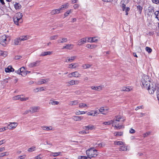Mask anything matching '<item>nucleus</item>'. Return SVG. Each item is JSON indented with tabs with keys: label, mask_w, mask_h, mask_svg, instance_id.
<instances>
[{
	"label": "nucleus",
	"mask_w": 159,
	"mask_h": 159,
	"mask_svg": "<svg viewBox=\"0 0 159 159\" xmlns=\"http://www.w3.org/2000/svg\"><path fill=\"white\" fill-rule=\"evenodd\" d=\"M86 153L88 157H95L98 155L97 154V150L93 148L87 150L86 151Z\"/></svg>",
	"instance_id": "1"
},
{
	"label": "nucleus",
	"mask_w": 159,
	"mask_h": 159,
	"mask_svg": "<svg viewBox=\"0 0 159 159\" xmlns=\"http://www.w3.org/2000/svg\"><path fill=\"white\" fill-rule=\"evenodd\" d=\"M129 0H122L120 3V7L123 10H129L130 8L128 4Z\"/></svg>",
	"instance_id": "2"
},
{
	"label": "nucleus",
	"mask_w": 159,
	"mask_h": 159,
	"mask_svg": "<svg viewBox=\"0 0 159 159\" xmlns=\"http://www.w3.org/2000/svg\"><path fill=\"white\" fill-rule=\"evenodd\" d=\"M121 117L120 115L115 116L113 119L111 120L112 126H113L115 125H118L119 124V122L122 121L121 120Z\"/></svg>",
	"instance_id": "3"
},
{
	"label": "nucleus",
	"mask_w": 159,
	"mask_h": 159,
	"mask_svg": "<svg viewBox=\"0 0 159 159\" xmlns=\"http://www.w3.org/2000/svg\"><path fill=\"white\" fill-rule=\"evenodd\" d=\"M17 125V123L16 122H11L7 126V129H12L15 128Z\"/></svg>",
	"instance_id": "4"
},
{
	"label": "nucleus",
	"mask_w": 159,
	"mask_h": 159,
	"mask_svg": "<svg viewBox=\"0 0 159 159\" xmlns=\"http://www.w3.org/2000/svg\"><path fill=\"white\" fill-rule=\"evenodd\" d=\"M40 61H37L35 62H33L29 64L28 66L30 68L34 67L39 66Z\"/></svg>",
	"instance_id": "5"
},
{
	"label": "nucleus",
	"mask_w": 159,
	"mask_h": 159,
	"mask_svg": "<svg viewBox=\"0 0 159 159\" xmlns=\"http://www.w3.org/2000/svg\"><path fill=\"white\" fill-rule=\"evenodd\" d=\"M14 22L15 24L17 25H19V23H21L23 22V20L22 19H19L18 18L15 17H13V18Z\"/></svg>",
	"instance_id": "6"
},
{
	"label": "nucleus",
	"mask_w": 159,
	"mask_h": 159,
	"mask_svg": "<svg viewBox=\"0 0 159 159\" xmlns=\"http://www.w3.org/2000/svg\"><path fill=\"white\" fill-rule=\"evenodd\" d=\"M49 81L50 79L49 78L40 79L37 82V84L38 85L42 84H43L46 83Z\"/></svg>",
	"instance_id": "7"
},
{
	"label": "nucleus",
	"mask_w": 159,
	"mask_h": 159,
	"mask_svg": "<svg viewBox=\"0 0 159 159\" xmlns=\"http://www.w3.org/2000/svg\"><path fill=\"white\" fill-rule=\"evenodd\" d=\"M147 79H149V80H150L149 76L146 75H144L142 77L141 79V82L142 84H144L147 81Z\"/></svg>",
	"instance_id": "8"
},
{
	"label": "nucleus",
	"mask_w": 159,
	"mask_h": 159,
	"mask_svg": "<svg viewBox=\"0 0 159 159\" xmlns=\"http://www.w3.org/2000/svg\"><path fill=\"white\" fill-rule=\"evenodd\" d=\"M87 40L86 38H83L79 40L78 42V45L79 46H81L86 42Z\"/></svg>",
	"instance_id": "9"
},
{
	"label": "nucleus",
	"mask_w": 159,
	"mask_h": 159,
	"mask_svg": "<svg viewBox=\"0 0 159 159\" xmlns=\"http://www.w3.org/2000/svg\"><path fill=\"white\" fill-rule=\"evenodd\" d=\"M91 88L93 90L99 91L102 90L103 87L102 85H100L98 86H91Z\"/></svg>",
	"instance_id": "10"
},
{
	"label": "nucleus",
	"mask_w": 159,
	"mask_h": 159,
	"mask_svg": "<svg viewBox=\"0 0 159 159\" xmlns=\"http://www.w3.org/2000/svg\"><path fill=\"white\" fill-rule=\"evenodd\" d=\"M67 41V39L66 38H60L59 39L57 40V42L58 43L66 42Z\"/></svg>",
	"instance_id": "11"
},
{
	"label": "nucleus",
	"mask_w": 159,
	"mask_h": 159,
	"mask_svg": "<svg viewBox=\"0 0 159 159\" xmlns=\"http://www.w3.org/2000/svg\"><path fill=\"white\" fill-rule=\"evenodd\" d=\"M40 108L39 107H34L30 108L31 111V113H33L34 112H37L38 110H39Z\"/></svg>",
	"instance_id": "12"
},
{
	"label": "nucleus",
	"mask_w": 159,
	"mask_h": 159,
	"mask_svg": "<svg viewBox=\"0 0 159 159\" xmlns=\"http://www.w3.org/2000/svg\"><path fill=\"white\" fill-rule=\"evenodd\" d=\"M76 57V56L71 57H67L65 62H72L73 61L75 60Z\"/></svg>",
	"instance_id": "13"
},
{
	"label": "nucleus",
	"mask_w": 159,
	"mask_h": 159,
	"mask_svg": "<svg viewBox=\"0 0 159 159\" xmlns=\"http://www.w3.org/2000/svg\"><path fill=\"white\" fill-rule=\"evenodd\" d=\"M52 51H47V52H42L41 54L40 55V57H43L46 56L48 55H50L52 54Z\"/></svg>",
	"instance_id": "14"
},
{
	"label": "nucleus",
	"mask_w": 159,
	"mask_h": 159,
	"mask_svg": "<svg viewBox=\"0 0 159 159\" xmlns=\"http://www.w3.org/2000/svg\"><path fill=\"white\" fill-rule=\"evenodd\" d=\"M95 129L94 126L92 125H89L87 126H85L84 127V129L86 130H92Z\"/></svg>",
	"instance_id": "15"
},
{
	"label": "nucleus",
	"mask_w": 159,
	"mask_h": 159,
	"mask_svg": "<svg viewBox=\"0 0 159 159\" xmlns=\"http://www.w3.org/2000/svg\"><path fill=\"white\" fill-rule=\"evenodd\" d=\"M5 71L6 72H13L14 71V69L11 66H9L7 68L5 69Z\"/></svg>",
	"instance_id": "16"
},
{
	"label": "nucleus",
	"mask_w": 159,
	"mask_h": 159,
	"mask_svg": "<svg viewBox=\"0 0 159 159\" xmlns=\"http://www.w3.org/2000/svg\"><path fill=\"white\" fill-rule=\"evenodd\" d=\"M70 75L75 77H79L80 75V74L76 71L72 72L69 75Z\"/></svg>",
	"instance_id": "17"
},
{
	"label": "nucleus",
	"mask_w": 159,
	"mask_h": 159,
	"mask_svg": "<svg viewBox=\"0 0 159 159\" xmlns=\"http://www.w3.org/2000/svg\"><path fill=\"white\" fill-rule=\"evenodd\" d=\"M83 117L77 116H72V119L75 121H80L83 119Z\"/></svg>",
	"instance_id": "18"
},
{
	"label": "nucleus",
	"mask_w": 159,
	"mask_h": 159,
	"mask_svg": "<svg viewBox=\"0 0 159 159\" xmlns=\"http://www.w3.org/2000/svg\"><path fill=\"white\" fill-rule=\"evenodd\" d=\"M147 81L145 82L144 84H142V85L144 88L147 89L148 87L150 86V80H149V79H147Z\"/></svg>",
	"instance_id": "19"
},
{
	"label": "nucleus",
	"mask_w": 159,
	"mask_h": 159,
	"mask_svg": "<svg viewBox=\"0 0 159 159\" xmlns=\"http://www.w3.org/2000/svg\"><path fill=\"white\" fill-rule=\"evenodd\" d=\"M69 6V4L68 3L65 4L61 6V7L58 9H55V10H62L67 9Z\"/></svg>",
	"instance_id": "20"
},
{
	"label": "nucleus",
	"mask_w": 159,
	"mask_h": 159,
	"mask_svg": "<svg viewBox=\"0 0 159 159\" xmlns=\"http://www.w3.org/2000/svg\"><path fill=\"white\" fill-rule=\"evenodd\" d=\"M59 102L57 101H54V100L51 99L50 100L49 104H51L52 105H57L59 104Z\"/></svg>",
	"instance_id": "21"
},
{
	"label": "nucleus",
	"mask_w": 159,
	"mask_h": 159,
	"mask_svg": "<svg viewBox=\"0 0 159 159\" xmlns=\"http://www.w3.org/2000/svg\"><path fill=\"white\" fill-rule=\"evenodd\" d=\"M6 41H7L6 36L5 35H4L1 37V39L0 40V42L1 43H6Z\"/></svg>",
	"instance_id": "22"
},
{
	"label": "nucleus",
	"mask_w": 159,
	"mask_h": 159,
	"mask_svg": "<svg viewBox=\"0 0 159 159\" xmlns=\"http://www.w3.org/2000/svg\"><path fill=\"white\" fill-rule=\"evenodd\" d=\"M23 16V15L20 12H18L16 13L14 16V17H15L16 18H18L19 19H22V17Z\"/></svg>",
	"instance_id": "23"
},
{
	"label": "nucleus",
	"mask_w": 159,
	"mask_h": 159,
	"mask_svg": "<svg viewBox=\"0 0 159 159\" xmlns=\"http://www.w3.org/2000/svg\"><path fill=\"white\" fill-rule=\"evenodd\" d=\"M28 36H23L20 37L19 38V41H24L28 39Z\"/></svg>",
	"instance_id": "24"
},
{
	"label": "nucleus",
	"mask_w": 159,
	"mask_h": 159,
	"mask_svg": "<svg viewBox=\"0 0 159 159\" xmlns=\"http://www.w3.org/2000/svg\"><path fill=\"white\" fill-rule=\"evenodd\" d=\"M97 46L95 44H87L86 47L89 48L93 49L97 47Z\"/></svg>",
	"instance_id": "25"
},
{
	"label": "nucleus",
	"mask_w": 159,
	"mask_h": 159,
	"mask_svg": "<svg viewBox=\"0 0 159 159\" xmlns=\"http://www.w3.org/2000/svg\"><path fill=\"white\" fill-rule=\"evenodd\" d=\"M154 11H145V14H147L149 17L152 16Z\"/></svg>",
	"instance_id": "26"
},
{
	"label": "nucleus",
	"mask_w": 159,
	"mask_h": 159,
	"mask_svg": "<svg viewBox=\"0 0 159 159\" xmlns=\"http://www.w3.org/2000/svg\"><path fill=\"white\" fill-rule=\"evenodd\" d=\"M41 128L43 130H52V128L51 126H42L41 127Z\"/></svg>",
	"instance_id": "27"
},
{
	"label": "nucleus",
	"mask_w": 159,
	"mask_h": 159,
	"mask_svg": "<svg viewBox=\"0 0 159 159\" xmlns=\"http://www.w3.org/2000/svg\"><path fill=\"white\" fill-rule=\"evenodd\" d=\"M14 5L15 8L16 9H19L21 8V5L19 3L16 2Z\"/></svg>",
	"instance_id": "28"
},
{
	"label": "nucleus",
	"mask_w": 159,
	"mask_h": 159,
	"mask_svg": "<svg viewBox=\"0 0 159 159\" xmlns=\"http://www.w3.org/2000/svg\"><path fill=\"white\" fill-rule=\"evenodd\" d=\"M66 84H68V86H72L75 84V80H70L66 82Z\"/></svg>",
	"instance_id": "29"
},
{
	"label": "nucleus",
	"mask_w": 159,
	"mask_h": 159,
	"mask_svg": "<svg viewBox=\"0 0 159 159\" xmlns=\"http://www.w3.org/2000/svg\"><path fill=\"white\" fill-rule=\"evenodd\" d=\"M79 107L80 108H83L85 107H89L86 104L84 103H80Z\"/></svg>",
	"instance_id": "30"
},
{
	"label": "nucleus",
	"mask_w": 159,
	"mask_h": 159,
	"mask_svg": "<svg viewBox=\"0 0 159 159\" xmlns=\"http://www.w3.org/2000/svg\"><path fill=\"white\" fill-rule=\"evenodd\" d=\"M115 136H121L123 135V132H115L114 133Z\"/></svg>",
	"instance_id": "31"
},
{
	"label": "nucleus",
	"mask_w": 159,
	"mask_h": 159,
	"mask_svg": "<svg viewBox=\"0 0 159 159\" xmlns=\"http://www.w3.org/2000/svg\"><path fill=\"white\" fill-rule=\"evenodd\" d=\"M78 102L77 101L75 100L73 101L70 102L69 104L71 106L76 105L78 104Z\"/></svg>",
	"instance_id": "32"
},
{
	"label": "nucleus",
	"mask_w": 159,
	"mask_h": 159,
	"mask_svg": "<svg viewBox=\"0 0 159 159\" xmlns=\"http://www.w3.org/2000/svg\"><path fill=\"white\" fill-rule=\"evenodd\" d=\"M66 49H71L73 48L74 46V45L73 44H67L66 45Z\"/></svg>",
	"instance_id": "33"
},
{
	"label": "nucleus",
	"mask_w": 159,
	"mask_h": 159,
	"mask_svg": "<svg viewBox=\"0 0 159 159\" xmlns=\"http://www.w3.org/2000/svg\"><path fill=\"white\" fill-rule=\"evenodd\" d=\"M99 110V112L101 113L104 115H106V112H105L104 109L103 107H101Z\"/></svg>",
	"instance_id": "34"
},
{
	"label": "nucleus",
	"mask_w": 159,
	"mask_h": 159,
	"mask_svg": "<svg viewBox=\"0 0 159 159\" xmlns=\"http://www.w3.org/2000/svg\"><path fill=\"white\" fill-rule=\"evenodd\" d=\"M58 37V35H53L50 37L49 39L51 40H54L56 39Z\"/></svg>",
	"instance_id": "35"
},
{
	"label": "nucleus",
	"mask_w": 159,
	"mask_h": 159,
	"mask_svg": "<svg viewBox=\"0 0 159 159\" xmlns=\"http://www.w3.org/2000/svg\"><path fill=\"white\" fill-rule=\"evenodd\" d=\"M61 152H52V155L53 157H57L59 155H60L61 154Z\"/></svg>",
	"instance_id": "36"
},
{
	"label": "nucleus",
	"mask_w": 159,
	"mask_h": 159,
	"mask_svg": "<svg viewBox=\"0 0 159 159\" xmlns=\"http://www.w3.org/2000/svg\"><path fill=\"white\" fill-rule=\"evenodd\" d=\"M20 42V41H19V38L16 39L14 40V43L15 45H17Z\"/></svg>",
	"instance_id": "37"
},
{
	"label": "nucleus",
	"mask_w": 159,
	"mask_h": 159,
	"mask_svg": "<svg viewBox=\"0 0 159 159\" xmlns=\"http://www.w3.org/2000/svg\"><path fill=\"white\" fill-rule=\"evenodd\" d=\"M103 124L105 125H110L112 124L111 120L108 121H105L103 123Z\"/></svg>",
	"instance_id": "38"
},
{
	"label": "nucleus",
	"mask_w": 159,
	"mask_h": 159,
	"mask_svg": "<svg viewBox=\"0 0 159 159\" xmlns=\"http://www.w3.org/2000/svg\"><path fill=\"white\" fill-rule=\"evenodd\" d=\"M114 144L115 145H123V143L121 141H116L114 142Z\"/></svg>",
	"instance_id": "39"
},
{
	"label": "nucleus",
	"mask_w": 159,
	"mask_h": 159,
	"mask_svg": "<svg viewBox=\"0 0 159 159\" xmlns=\"http://www.w3.org/2000/svg\"><path fill=\"white\" fill-rule=\"evenodd\" d=\"M35 147L34 146H33L32 147L29 148L28 149V151L29 152H32L34 151L35 149Z\"/></svg>",
	"instance_id": "40"
},
{
	"label": "nucleus",
	"mask_w": 159,
	"mask_h": 159,
	"mask_svg": "<svg viewBox=\"0 0 159 159\" xmlns=\"http://www.w3.org/2000/svg\"><path fill=\"white\" fill-rule=\"evenodd\" d=\"M0 54L1 55L5 57L7 55V53L6 52H3L2 51H1Z\"/></svg>",
	"instance_id": "41"
},
{
	"label": "nucleus",
	"mask_w": 159,
	"mask_h": 159,
	"mask_svg": "<svg viewBox=\"0 0 159 159\" xmlns=\"http://www.w3.org/2000/svg\"><path fill=\"white\" fill-rule=\"evenodd\" d=\"M146 89H147L148 90L149 93L150 94L153 93L155 91V90H154V89H152L150 88V86L149 87H148Z\"/></svg>",
	"instance_id": "42"
},
{
	"label": "nucleus",
	"mask_w": 159,
	"mask_h": 159,
	"mask_svg": "<svg viewBox=\"0 0 159 159\" xmlns=\"http://www.w3.org/2000/svg\"><path fill=\"white\" fill-rule=\"evenodd\" d=\"M92 66V65L87 64H84L82 66V67L84 69H87L88 68H89Z\"/></svg>",
	"instance_id": "43"
},
{
	"label": "nucleus",
	"mask_w": 159,
	"mask_h": 159,
	"mask_svg": "<svg viewBox=\"0 0 159 159\" xmlns=\"http://www.w3.org/2000/svg\"><path fill=\"white\" fill-rule=\"evenodd\" d=\"M156 15V17L157 19L159 20V11H156L154 13Z\"/></svg>",
	"instance_id": "44"
},
{
	"label": "nucleus",
	"mask_w": 159,
	"mask_h": 159,
	"mask_svg": "<svg viewBox=\"0 0 159 159\" xmlns=\"http://www.w3.org/2000/svg\"><path fill=\"white\" fill-rule=\"evenodd\" d=\"M145 49L146 51L149 53H151L152 51V49L148 47H146L145 48Z\"/></svg>",
	"instance_id": "45"
},
{
	"label": "nucleus",
	"mask_w": 159,
	"mask_h": 159,
	"mask_svg": "<svg viewBox=\"0 0 159 159\" xmlns=\"http://www.w3.org/2000/svg\"><path fill=\"white\" fill-rule=\"evenodd\" d=\"M122 90L124 91L128 92L130 91V89L129 88L124 87L122 88Z\"/></svg>",
	"instance_id": "46"
},
{
	"label": "nucleus",
	"mask_w": 159,
	"mask_h": 159,
	"mask_svg": "<svg viewBox=\"0 0 159 159\" xmlns=\"http://www.w3.org/2000/svg\"><path fill=\"white\" fill-rule=\"evenodd\" d=\"M119 149L120 151H126L127 150V148L124 146L121 147Z\"/></svg>",
	"instance_id": "47"
},
{
	"label": "nucleus",
	"mask_w": 159,
	"mask_h": 159,
	"mask_svg": "<svg viewBox=\"0 0 159 159\" xmlns=\"http://www.w3.org/2000/svg\"><path fill=\"white\" fill-rule=\"evenodd\" d=\"M75 64H71L69 65V68L71 69L75 68L76 67Z\"/></svg>",
	"instance_id": "48"
},
{
	"label": "nucleus",
	"mask_w": 159,
	"mask_h": 159,
	"mask_svg": "<svg viewBox=\"0 0 159 159\" xmlns=\"http://www.w3.org/2000/svg\"><path fill=\"white\" fill-rule=\"evenodd\" d=\"M60 11H52L50 13L52 15L58 14L60 13Z\"/></svg>",
	"instance_id": "49"
},
{
	"label": "nucleus",
	"mask_w": 159,
	"mask_h": 159,
	"mask_svg": "<svg viewBox=\"0 0 159 159\" xmlns=\"http://www.w3.org/2000/svg\"><path fill=\"white\" fill-rule=\"evenodd\" d=\"M115 128V129H121L122 127L124 128V126L123 125H116L114 126Z\"/></svg>",
	"instance_id": "50"
},
{
	"label": "nucleus",
	"mask_w": 159,
	"mask_h": 159,
	"mask_svg": "<svg viewBox=\"0 0 159 159\" xmlns=\"http://www.w3.org/2000/svg\"><path fill=\"white\" fill-rule=\"evenodd\" d=\"M156 86L155 85V84H152V86H151V85H150V88L151 89H154V90H155V89H156Z\"/></svg>",
	"instance_id": "51"
},
{
	"label": "nucleus",
	"mask_w": 159,
	"mask_h": 159,
	"mask_svg": "<svg viewBox=\"0 0 159 159\" xmlns=\"http://www.w3.org/2000/svg\"><path fill=\"white\" fill-rule=\"evenodd\" d=\"M8 153L7 152H5L1 153L0 155V157H2L5 156L7 155H8Z\"/></svg>",
	"instance_id": "52"
},
{
	"label": "nucleus",
	"mask_w": 159,
	"mask_h": 159,
	"mask_svg": "<svg viewBox=\"0 0 159 159\" xmlns=\"http://www.w3.org/2000/svg\"><path fill=\"white\" fill-rule=\"evenodd\" d=\"M29 99L28 97H26V98H22L21 97V96H20V100L21 101H25Z\"/></svg>",
	"instance_id": "53"
},
{
	"label": "nucleus",
	"mask_w": 159,
	"mask_h": 159,
	"mask_svg": "<svg viewBox=\"0 0 159 159\" xmlns=\"http://www.w3.org/2000/svg\"><path fill=\"white\" fill-rule=\"evenodd\" d=\"M21 96L17 95L13 97V99L15 100L20 99V97Z\"/></svg>",
	"instance_id": "54"
},
{
	"label": "nucleus",
	"mask_w": 159,
	"mask_h": 159,
	"mask_svg": "<svg viewBox=\"0 0 159 159\" xmlns=\"http://www.w3.org/2000/svg\"><path fill=\"white\" fill-rule=\"evenodd\" d=\"M71 11H67L64 14V17H66V16H68V15L71 12Z\"/></svg>",
	"instance_id": "55"
},
{
	"label": "nucleus",
	"mask_w": 159,
	"mask_h": 159,
	"mask_svg": "<svg viewBox=\"0 0 159 159\" xmlns=\"http://www.w3.org/2000/svg\"><path fill=\"white\" fill-rule=\"evenodd\" d=\"M91 41H92V42H96L98 41V40L96 39L95 37L91 38Z\"/></svg>",
	"instance_id": "56"
},
{
	"label": "nucleus",
	"mask_w": 159,
	"mask_h": 159,
	"mask_svg": "<svg viewBox=\"0 0 159 159\" xmlns=\"http://www.w3.org/2000/svg\"><path fill=\"white\" fill-rule=\"evenodd\" d=\"M7 127H4L0 129V132H2L3 131L6 130H7Z\"/></svg>",
	"instance_id": "57"
},
{
	"label": "nucleus",
	"mask_w": 159,
	"mask_h": 159,
	"mask_svg": "<svg viewBox=\"0 0 159 159\" xmlns=\"http://www.w3.org/2000/svg\"><path fill=\"white\" fill-rule=\"evenodd\" d=\"M22 69H23V68L19 69L17 70H16L15 71V72L17 74H18L19 75H21V70Z\"/></svg>",
	"instance_id": "58"
},
{
	"label": "nucleus",
	"mask_w": 159,
	"mask_h": 159,
	"mask_svg": "<svg viewBox=\"0 0 159 159\" xmlns=\"http://www.w3.org/2000/svg\"><path fill=\"white\" fill-rule=\"evenodd\" d=\"M143 108V106H138L135 109V110L137 111L139 109H142Z\"/></svg>",
	"instance_id": "59"
},
{
	"label": "nucleus",
	"mask_w": 159,
	"mask_h": 159,
	"mask_svg": "<svg viewBox=\"0 0 159 159\" xmlns=\"http://www.w3.org/2000/svg\"><path fill=\"white\" fill-rule=\"evenodd\" d=\"M135 132V131L132 128H131L129 130V133L130 134H134Z\"/></svg>",
	"instance_id": "60"
},
{
	"label": "nucleus",
	"mask_w": 159,
	"mask_h": 159,
	"mask_svg": "<svg viewBox=\"0 0 159 159\" xmlns=\"http://www.w3.org/2000/svg\"><path fill=\"white\" fill-rule=\"evenodd\" d=\"M152 2L156 4H158L159 3V0H152Z\"/></svg>",
	"instance_id": "61"
},
{
	"label": "nucleus",
	"mask_w": 159,
	"mask_h": 159,
	"mask_svg": "<svg viewBox=\"0 0 159 159\" xmlns=\"http://www.w3.org/2000/svg\"><path fill=\"white\" fill-rule=\"evenodd\" d=\"M22 58L21 56H16L15 57V60H18Z\"/></svg>",
	"instance_id": "62"
},
{
	"label": "nucleus",
	"mask_w": 159,
	"mask_h": 159,
	"mask_svg": "<svg viewBox=\"0 0 159 159\" xmlns=\"http://www.w3.org/2000/svg\"><path fill=\"white\" fill-rule=\"evenodd\" d=\"M157 95L158 99H159V88H157Z\"/></svg>",
	"instance_id": "63"
},
{
	"label": "nucleus",
	"mask_w": 159,
	"mask_h": 159,
	"mask_svg": "<svg viewBox=\"0 0 159 159\" xmlns=\"http://www.w3.org/2000/svg\"><path fill=\"white\" fill-rule=\"evenodd\" d=\"M79 159H86V156H79L78 157Z\"/></svg>",
	"instance_id": "64"
}]
</instances>
